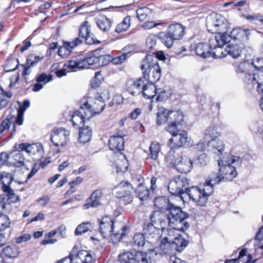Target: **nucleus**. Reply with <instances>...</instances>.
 <instances>
[{"label": "nucleus", "mask_w": 263, "mask_h": 263, "mask_svg": "<svg viewBox=\"0 0 263 263\" xmlns=\"http://www.w3.org/2000/svg\"><path fill=\"white\" fill-rule=\"evenodd\" d=\"M222 179L223 177L219 172L212 173L207 177L203 189L197 186H192L187 190L190 199L197 205H205L208 197L213 192L214 186L219 183Z\"/></svg>", "instance_id": "1"}, {"label": "nucleus", "mask_w": 263, "mask_h": 263, "mask_svg": "<svg viewBox=\"0 0 263 263\" xmlns=\"http://www.w3.org/2000/svg\"><path fill=\"white\" fill-rule=\"evenodd\" d=\"M127 227L115 223L111 218L103 217L100 222L99 232L104 238L114 237L116 241H120L125 235Z\"/></svg>", "instance_id": "2"}, {"label": "nucleus", "mask_w": 263, "mask_h": 263, "mask_svg": "<svg viewBox=\"0 0 263 263\" xmlns=\"http://www.w3.org/2000/svg\"><path fill=\"white\" fill-rule=\"evenodd\" d=\"M103 58V56L99 58L95 56L92 53H83L72 57L65 63L64 66L71 69L72 71H76L77 69L88 68L90 65L97 64L100 59Z\"/></svg>", "instance_id": "3"}, {"label": "nucleus", "mask_w": 263, "mask_h": 263, "mask_svg": "<svg viewBox=\"0 0 263 263\" xmlns=\"http://www.w3.org/2000/svg\"><path fill=\"white\" fill-rule=\"evenodd\" d=\"M165 161L170 166L175 168L181 173L190 172L193 167V162L191 159L185 156H179L176 155V151L171 149L165 156Z\"/></svg>", "instance_id": "4"}, {"label": "nucleus", "mask_w": 263, "mask_h": 263, "mask_svg": "<svg viewBox=\"0 0 263 263\" xmlns=\"http://www.w3.org/2000/svg\"><path fill=\"white\" fill-rule=\"evenodd\" d=\"M164 217V214L159 211H155L151 215L150 218L153 222L156 223L160 222L162 229V235H163L161 243L160 248L162 250H165L166 248L171 246V243L173 241L175 236V230L172 228L168 227V228L163 227V222L162 218Z\"/></svg>", "instance_id": "5"}, {"label": "nucleus", "mask_w": 263, "mask_h": 263, "mask_svg": "<svg viewBox=\"0 0 263 263\" xmlns=\"http://www.w3.org/2000/svg\"><path fill=\"white\" fill-rule=\"evenodd\" d=\"M240 163V158L237 156H231L227 160H219V172L223 177V179L226 178L232 180L235 178L237 175L236 167L239 165Z\"/></svg>", "instance_id": "6"}, {"label": "nucleus", "mask_w": 263, "mask_h": 263, "mask_svg": "<svg viewBox=\"0 0 263 263\" xmlns=\"http://www.w3.org/2000/svg\"><path fill=\"white\" fill-rule=\"evenodd\" d=\"M206 26L208 30L212 33L227 31L231 28L228 20L222 15L217 13L207 17Z\"/></svg>", "instance_id": "7"}, {"label": "nucleus", "mask_w": 263, "mask_h": 263, "mask_svg": "<svg viewBox=\"0 0 263 263\" xmlns=\"http://www.w3.org/2000/svg\"><path fill=\"white\" fill-rule=\"evenodd\" d=\"M96 114L88 102L84 103L80 106L79 110L74 111L71 117V121L73 126L76 127L83 124L86 120H88Z\"/></svg>", "instance_id": "8"}, {"label": "nucleus", "mask_w": 263, "mask_h": 263, "mask_svg": "<svg viewBox=\"0 0 263 263\" xmlns=\"http://www.w3.org/2000/svg\"><path fill=\"white\" fill-rule=\"evenodd\" d=\"M227 31L221 32L219 33H216V35L210 38V45L212 47H214L215 49L218 47V49L216 51L218 53H220V54H217L216 52H213V57L215 58H221L224 57L223 55V51L221 47L224 45L230 42L232 39L231 33H227Z\"/></svg>", "instance_id": "9"}, {"label": "nucleus", "mask_w": 263, "mask_h": 263, "mask_svg": "<svg viewBox=\"0 0 263 263\" xmlns=\"http://www.w3.org/2000/svg\"><path fill=\"white\" fill-rule=\"evenodd\" d=\"M14 172L8 173L6 172H0V182L2 183V190L6 193L10 202H16L19 200L13 190L10 187L11 183L14 180Z\"/></svg>", "instance_id": "10"}, {"label": "nucleus", "mask_w": 263, "mask_h": 263, "mask_svg": "<svg viewBox=\"0 0 263 263\" xmlns=\"http://www.w3.org/2000/svg\"><path fill=\"white\" fill-rule=\"evenodd\" d=\"M70 132L64 128L54 129L51 134L50 140L57 147L64 146L69 141Z\"/></svg>", "instance_id": "11"}, {"label": "nucleus", "mask_w": 263, "mask_h": 263, "mask_svg": "<svg viewBox=\"0 0 263 263\" xmlns=\"http://www.w3.org/2000/svg\"><path fill=\"white\" fill-rule=\"evenodd\" d=\"M174 133H170L172 138L170 139L168 144L171 149H174L176 147H180L188 145L187 133L184 130L177 129Z\"/></svg>", "instance_id": "12"}, {"label": "nucleus", "mask_w": 263, "mask_h": 263, "mask_svg": "<svg viewBox=\"0 0 263 263\" xmlns=\"http://www.w3.org/2000/svg\"><path fill=\"white\" fill-rule=\"evenodd\" d=\"M170 123L165 129L170 133H174L182 125L184 121V116L180 111H171L170 115Z\"/></svg>", "instance_id": "13"}, {"label": "nucleus", "mask_w": 263, "mask_h": 263, "mask_svg": "<svg viewBox=\"0 0 263 263\" xmlns=\"http://www.w3.org/2000/svg\"><path fill=\"white\" fill-rule=\"evenodd\" d=\"M79 36L82 39H84L87 44H98L101 43L91 32L90 25L89 22L86 21L83 22L80 26Z\"/></svg>", "instance_id": "14"}, {"label": "nucleus", "mask_w": 263, "mask_h": 263, "mask_svg": "<svg viewBox=\"0 0 263 263\" xmlns=\"http://www.w3.org/2000/svg\"><path fill=\"white\" fill-rule=\"evenodd\" d=\"M158 65V63L157 58L154 55H147L141 61L140 66L143 77L146 79L152 69Z\"/></svg>", "instance_id": "15"}, {"label": "nucleus", "mask_w": 263, "mask_h": 263, "mask_svg": "<svg viewBox=\"0 0 263 263\" xmlns=\"http://www.w3.org/2000/svg\"><path fill=\"white\" fill-rule=\"evenodd\" d=\"M232 39L237 44H243L249 39L250 30L236 27L231 31Z\"/></svg>", "instance_id": "16"}, {"label": "nucleus", "mask_w": 263, "mask_h": 263, "mask_svg": "<svg viewBox=\"0 0 263 263\" xmlns=\"http://www.w3.org/2000/svg\"><path fill=\"white\" fill-rule=\"evenodd\" d=\"M146 79L144 77L136 80H128L126 84V88L128 92L133 96H137L141 94V90Z\"/></svg>", "instance_id": "17"}, {"label": "nucleus", "mask_w": 263, "mask_h": 263, "mask_svg": "<svg viewBox=\"0 0 263 263\" xmlns=\"http://www.w3.org/2000/svg\"><path fill=\"white\" fill-rule=\"evenodd\" d=\"M143 232L149 242L154 243L160 238V229H157L152 223L145 224Z\"/></svg>", "instance_id": "18"}, {"label": "nucleus", "mask_w": 263, "mask_h": 263, "mask_svg": "<svg viewBox=\"0 0 263 263\" xmlns=\"http://www.w3.org/2000/svg\"><path fill=\"white\" fill-rule=\"evenodd\" d=\"M210 45V39L209 41V44L199 43L195 48L194 51L196 54L199 57L206 58L210 57L214 49H216L214 47H212Z\"/></svg>", "instance_id": "19"}, {"label": "nucleus", "mask_w": 263, "mask_h": 263, "mask_svg": "<svg viewBox=\"0 0 263 263\" xmlns=\"http://www.w3.org/2000/svg\"><path fill=\"white\" fill-rule=\"evenodd\" d=\"M109 149L111 151L120 152L124 149V140L122 136L114 135L108 140Z\"/></svg>", "instance_id": "20"}, {"label": "nucleus", "mask_w": 263, "mask_h": 263, "mask_svg": "<svg viewBox=\"0 0 263 263\" xmlns=\"http://www.w3.org/2000/svg\"><path fill=\"white\" fill-rule=\"evenodd\" d=\"M168 214L167 215L168 221L174 220L177 218H187L188 215L184 212L182 209L177 206L173 204L172 206L168 210Z\"/></svg>", "instance_id": "21"}, {"label": "nucleus", "mask_w": 263, "mask_h": 263, "mask_svg": "<svg viewBox=\"0 0 263 263\" xmlns=\"http://www.w3.org/2000/svg\"><path fill=\"white\" fill-rule=\"evenodd\" d=\"M184 27L179 23L170 25L167 29V32L171 34L172 37L176 40L182 38L184 33Z\"/></svg>", "instance_id": "22"}, {"label": "nucleus", "mask_w": 263, "mask_h": 263, "mask_svg": "<svg viewBox=\"0 0 263 263\" xmlns=\"http://www.w3.org/2000/svg\"><path fill=\"white\" fill-rule=\"evenodd\" d=\"M132 185L128 181H122L112 189L114 195L119 198L130 192Z\"/></svg>", "instance_id": "23"}, {"label": "nucleus", "mask_w": 263, "mask_h": 263, "mask_svg": "<svg viewBox=\"0 0 263 263\" xmlns=\"http://www.w3.org/2000/svg\"><path fill=\"white\" fill-rule=\"evenodd\" d=\"M174 179L175 182L177 183V186L180 195V198L182 199V195L184 194H186L189 196L187 190L191 187H188V179L185 177L181 176L174 177Z\"/></svg>", "instance_id": "24"}, {"label": "nucleus", "mask_w": 263, "mask_h": 263, "mask_svg": "<svg viewBox=\"0 0 263 263\" xmlns=\"http://www.w3.org/2000/svg\"><path fill=\"white\" fill-rule=\"evenodd\" d=\"M248 81L253 85L257 84V91L258 92L263 91V71L258 70L253 74H248Z\"/></svg>", "instance_id": "25"}, {"label": "nucleus", "mask_w": 263, "mask_h": 263, "mask_svg": "<svg viewBox=\"0 0 263 263\" xmlns=\"http://www.w3.org/2000/svg\"><path fill=\"white\" fill-rule=\"evenodd\" d=\"M187 218H177L168 222V227L179 231L184 232L190 227L189 223L186 221Z\"/></svg>", "instance_id": "26"}, {"label": "nucleus", "mask_w": 263, "mask_h": 263, "mask_svg": "<svg viewBox=\"0 0 263 263\" xmlns=\"http://www.w3.org/2000/svg\"><path fill=\"white\" fill-rule=\"evenodd\" d=\"M79 129V141L80 143H86L89 142L92 136L91 128L88 125L83 124L82 127L78 126Z\"/></svg>", "instance_id": "27"}, {"label": "nucleus", "mask_w": 263, "mask_h": 263, "mask_svg": "<svg viewBox=\"0 0 263 263\" xmlns=\"http://www.w3.org/2000/svg\"><path fill=\"white\" fill-rule=\"evenodd\" d=\"M156 91L157 89L154 83L150 82L149 83L145 84V83H144L141 90V94H142L145 98L151 99L154 98L157 94Z\"/></svg>", "instance_id": "28"}, {"label": "nucleus", "mask_w": 263, "mask_h": 263, "mask_svg": "<svg viewBox=\"0 0 263 263\" xmlns=\"http://www.w3.org/2000/svg\"><path fill=\"white\" fill-rule=\"evenodd\" d=\"M52 80V76L47 75L45 73H42L39 76L36 77L35 83L32 88L33 91L36 92L40 91L43 87V85L50 82Z\"/></svg>", "instance_id": "29"}, {"label": "nucleus", "mask_w": 263, "mask_h": 263, "mask_svg": "<svg viewBox=\"0 0 263 263\" xmlns=\"http://www.w3.org/2000/svg\"><path fill=\"white\" fill-rule=\"evenodd\" d=\"M76 263H93L96 261L95 257L87 251H79L76 256Z\"/></svg>", "instance_id": "30"}, {"label": "nucleus", "mask_w": 263, "mask_h": 263, "mask_svg": "<svg viewBox=\"0 0 263 263\" xmlns=\"http://www.w3.org/2000/svg\"><path fill=\"white\" fill-rule=\"evenodd\" d=\"M207 145L208 150L213 151L214 153H216L215 151H217L221 153L224 149V145L222 141L217 138L213 139V140H208Z\"/></svg>", "instance_id": "31"}, {"label": "nucleus", "mask_w": 263, "mask_h": 263, "mask_svg": "<svg viewBox=\"0 0 263 263\" xmlns=\"http://www.w3.org/2000/svg\"><path fill=\"white\" fill-rule=\"evenodd\" d=\"M170 111L164 108H160L157 114V124L159 125L170 123Z\"/></svg>", "instance_id": "32"}, {"label": "nucleus", "mask_w": 263, "mask_h": 263, "mask_svg": "<svg viewBox=\"0 0 263 263\" xmlns=\"http://www.w3.org/2000/svg\"><path fill=\"white\" fill-rule=\"evenodd\" d=\"M188 244L189 241L185 240L181 236L178 235L175 237L171 245L177 251L180 252L186 247Z\"/></svg>", "instance_id": "33"}, {"label": "nucleus", "mask_w": 263, "mask_h": 263, "mask_svg": "<svg viewBox=\"0 0 263 263\" xmlns=\"http://www.w3.org/2000/svg\"><path fill=\"white\" fill-rule=\"evenodd\" d=\"M154 204L160 209L168 211L173 204L170 202L167 197L161 196L155 199Z\"/></svg>", "instance_id": "34"}, {"label": "nucleus", "mask_w": 263, "mask_h": 263, "mask_svg": "<svg viewBox=\"0 0 263 263\" xmlns=\"http://www.w3.org/2000/svg\"><path fill=\"white\" fill-rule=\"evenodd\" d=\"M119 158L116 162V168L117 173L124 172L127 168L128 162L126 156L122 153L119 154Z\"/></svg>", "instance_id": "35"}, {"label": "nucleus", "mask_w": 263, "mask_h": 263, "mask_svg": "<svg viewBox=\"0 0 263 263\" xmlns=\"http://www.w3.org/2000/svg\"><path fill=\"white\" fill-rule=\"evenodd\" d=\"M89 102L91 104L90 106L95 111V113L99 114L102 112L105 106V104L104 103L103 101L100 100L98 97L96 96L94 99H90Z\"/></svg>", "instance_id": "36"}, {"label": "nucleus", "mask_w": 263, "mask_h": 263, "mask_svg": "<svg viewBox=\"0 0 263 263\" xmlns=\"http://www.w3.org/2000/svg\"><path fill=\"white\" fill-rule=\"evenodd\" d=\"M159 38L161 42L168 48L172 47L175 39L172 37L169 32H161L159 34Z\"/></svg>", "instance_id": "37"}, {"label": "nucleus", "mask_w": 263, "mask_h": 263, "mask_svg": "<svg viewBox=\"0 0 263 263\" xmlns=\"http://www.w3.org/2000/svg\"><path fill=\"white\" fill-rule=\"evenodd\" d=\"M98 27L103 31H108L111 27V22L109 19L105 16H101L97 20Z\"/></svg>", "instance_id": "38"}, {"label": "nucleus", "mask_w": 263, "mask_h": 263, "mask_svg": "<svg viewBox=\"0 0 263 263\" xmlns=\"http://www.w3.org/2000/svg\"><path fill=\"white\" fill-rule=\"evenodd\" d=\"M10 221L9 217L6 215H0V241L4 238V234L3 231L9 227Z\"/></svg>", "instance_id": "39"}, {"label": "nucleus", "mask_w": 263, "mask_h": 263, "mask_svg": "<svg viewBox=\"0 0 263 263\" xmlns=\"http://www.w3.org/2000/svg\"><path fill=\"white\" fill-rule=\"evenodd\" d=\"M118 258L119 260L122 263H135L136 253L133 254L130 252H125L120 254Z\"/></svg>", "instance_id": "40"}, {"label": "nucleus", "mask_w": 263, "mask_h": 263, "mask_svg": "<svg viewBox=\"0 0 263 263\" xmlns=\"http://www.w3.org/2000/svg\"><path fill=\"white\" fill-rule=\"evenodd\" d=\"M225 51L227 54L232 57L234 59H237L241 54V48L238 45H228Z\"/></svg>", "instance_id": "41"}, {"label": "nucleus", "mask_w": 263, "mask_h": 263, "mask_svg": "<svg viewBox=\"0 0 263 263\" xmlns=\"http://www.w3.org/2000/svg\"><path fill=\"white\" fill-rule=\"evenodd\" d=\"M136 193L139 199L142 201L147 200L149 195V191L142 183L138 184L136 189Z\"/></svg>", "instance_id": "42"}, {"label": "nucleus", "mask_w": 263, "mask_h": 263, "mask_svg": "<svg viewBox=\"0 0 263 263\" xmlns=\"http://www.w3.org/2000/svg\"><path fill=\"white\" fill-rule=\"evenodd\" d=\"M161 69L159 66H155L154 69H152L148 76L146 77V81L147 80L152 83L158 81L161 77Z\"/></svg>", "instance_id": "43"}, {"label": "nucleus", "mask_w": 263, "mask_h": 263, "mask_svg": "<svg viewBox=\"0 0 263 263\" xmlns=\"http://www.w3.org/2000/svg\"><path fill=\"white\" fill-rule=\"evenodd\" d=\"M135 263H152L151 256L146 252L137 251L136 252Z\"/></svg>", "instance_id": "44"}, {"label": "nucleus", "mask_w": 263, "mask_h": 263, "mask_svg": "<svg viewBox=\"0 0 263 263\" xmlns=\"http://www.w3.org/2000/svg\"><path fill=\"white\" fill-rule=\"evenodd\" d=\"M130 21L131 18L129 16H126L123 20L117 25L116 31L117 33L126 31L130 26Z\"/></svg>", "instance_id": "45"}, {"label": "nucleus", "mask_w": 263, "mask_h": 263, "mask_svg": "<svg viewBox=\"0 0 263 263\" xmlns=\"http://www.w3.org/2000/svg\"><path fill=\"white\" fill-rule=\"evenodd\" d=\"M252 67V64H250L248 62H244L241 63L238 66L237 72L239 73H244L245 78L248 80V74H251V73L249 72V71Z\"/></svg>", "instance_id": "46"}, {"label": "nucleus", "mask_w": 263, "mask_h": 263, "mask_svg": "<svg viewBox=\"0 0 263 263\" xmlns=\"http://www.w3.org/2000/svg\"><path fill=\"white\" fill-rule=\"evenodd\" d=\"M19 252L18 248L15 246H8L3 250V254L8 257H15Z\"/></svg>", "instance_id": "47"}, {"label": "nucleus", "mask_w": 263, "mask_h": 263, "mask_svg": "<svg viewBox=\"0 0 263 263\" xmlns=\"http://www.w3.org/2000/svg\"><path fill=\"white\" fill-rule=\"evenodd\" d=\"M151 14V10L147 7L140 8L137 10V16L141 22L149 18Z\"/></svg>", "instance_id": "48"}, {"label": "nucleus", "mask_w": 263, "mask_h": 263, "mask_svg": "<svg viewBox=\"0 0 263 263\" xmlns=\"http://www.w3.org/2000/svg\"><path fill=\"white\" fill-rule=\"evenodd\" d=\"M92 226L90 222H83L77 227L74 233L76 235H81L82 234L90 230Z\"/></svg>", "instance_id": "49"}, {"label": "nucleus", "mask_w": 263, "mask_h": 263, "mask_svg": "<svg viewBox=\"0 0 263 263\" xmlns=\"http://www.w3.org/2000/svg\"><path fill=\"white\" fill-rule=\"evenodd\" d=\"M19 65L18 59H10L7 61L4 66V70L6 72H11L15 70Z\"/></svg>", "instance_id": "50"}, {"label": "nucleus", "mask_w": 263, "mask_h": 263, "mask_svg": "<svg viewBox=\"0 0 263 263\" xmlns=\"http://www.w3.org/2000/svg\"><path fill=\"white\" fill-rule=\"evenodd\" d=\"M219 135L217 132L216 128L213 126L209 127L205 130L204 139L208 140H213V139L217 138Z\"/></svg>", "instance_id": "51"}, {"label": "nucleus", "mask_w": 263, "mask_h": 263, "mask_svg": "<svg viewBox=\"0 0 263 263\" xmlns=\"http://www.w3.org/2000/svg\"><path fill=\"white\" fill-rule=\"evenodd\" d=\"M149 150L151 159L153 160L157 159L158 154L160 151L159 144L157 142H153L149 147Z\"/></svg>", "instance_id": "52"}, {"label": "nucleus", "mask_w": 263, "mask_h": 263, "mask_svg": "<svg viewBox=\"0 0 263 263\" xmlns=\"http://www.w3.org/2000/svg\"><path fill=\"white\" fill-rule=\"evenodd\" d=\"M146 238L143 233H137L134 236V242L138 247H143L145 243Z\"/></svg>", "instance_id": "53"}, {"label": "nucleus", "mask_w": 263, "mask_h": 263, "mask_svg": "<svg viewBox=\"0 0 263 263\" xmlns=\"http://www.w3.org/2000/svg\"><path fill=\"white\" fill-rule=\"evenodd\" d=\"M167 190L172 195L178 196L180 197V195L177 186V183L175 182L174 178L171 180L168 183Z\"/></svg>", "instance_id": "54"}, {"label": "nucleus", "mask_w": 263, "mask_h": 263, "mask_svg": "<svg viewBox=\"0 0 263 263\" xmlns=\"http://www.w3.org/2000/svg\"><path fill=\"white\" fill-rule=\"evenodd\" d=\"M103 192L101 189L96 190L93 191L90 197V200L95 201L98 204V206L101 205L100 199L103 196Z\"/></svg>", "instance_id": "55"}, {"label": "nucleus", "mask_w": 263, "mask_h": 263, "mask_svg": "<svg viewBox=\"0 0 263 263\" xmlns=\"http://www.w3.org/2000/svg\"><path fill=\"white\" fill-rule=\"evenodd\" d=\"M36 145L33 144H29L27 143H21L18 145V147L17 149L18 151H25L29 154H34V152L33 151L34 147Z\"/></svg>", "instance_id": "56"}, {"label": "nucleus", "mask_w": 263, "mask_h": 263, "mask_svg": "<svg viewBox=\"0 0 263 263\" xmlns=\"http://www.w3.org/2000/svg\"><path fill=\"white\" fill-rule=\"evenodd\" d=\"M11 116H7L6 118L0 124V139L1 138L2 133L7 129H8L10 127V124L11 123V119H13Z\"/></svg>", "instance_id": "57"}, {"label": "nucleus", "mask_w": 263, "mask_h": 263, "mask_svg": "<svg viewBox=\"0 0 263 263\" xmlns=\"http://www.w3.org/2000/svg\"><path fill=\"white\" fill-rule=\"evenodd\" d=\"M71 52L67 47L64 44L62 46H61L58 50V54L62 58L66 57L70 54Z\"/></svg>", "instance_id": "58"}, {"label": "nucleus", "mask_w": 263, "mask_h": 263, "mask_svg": "<svg viewBox=\"0 0 263 263\" xmlns=\"http://www.w3.org/2000/svg\"><path fill=\"white\" fill-rule=\"evenodd\" d=\"M100 100H102L105 103V102L108 101L110 98V92L108 89H104L102 92L97 93L96 95Z\"/></svg>", "instance_id": "59"}, {"label": "nucleus", "mask_w": 263, "mask_h": 263, "mask_svg": "<svg viewBox=\"0 0 263 263\" xmlns=\"http://www.w3.org/2000/svg\"><path fill=\"white\" fill-rule=\"evenodd\" d=\"M120 199V203L124 204V205L130 203L133 201V197L132 196L130 192H127L126 194L123 196V197H121Z\"/></svg>", "instance_id": "60"}, {"label": "nucleus", "mask_w": 263, "mask_h": 263, "mask_svg": "<svg viewBox=\"0 0 263 263\" xmlns=\"http://www.w3.org/2000/svg\"><path fill=\"white\" fill-rule=\"evenodd\" d=\"M31 235L28 234H25L16 237L15 239V241L17 243L25 242L31 239Z\"/></svg>", "instance_id": "61"}, {"label": "nucleus", "mask_w": 263, "mask_h": 263, "mask_svg": "<svg viewBox=\"0 0 263 263\" xmlns=\"http://www.w3.org/2000/svg\"><path fill=\"white\" fill-rule=\"evenodd\" d=\"M252 66L257 70L263 68V58H257L256 60L252 61Z\"/></svg>", "instance_id": "62"}, {"label": "nucleus", "mask_w": 263, "mask_h": 263, "mask_svg": "<svg viewBox=\"0 0 263 263\" xmlns=\"http://www.w3.org/2000/svg\"><path fill=\"white\" fill-rule=\"evenodd\" d=\"M157 93L158 96L156 98V100L158 101H162L165 98H167L166 92L165 90H162L160 89H157Z\"/></svg>", "instance_id": "63"}, {"label": "nucleus", "mask_w": 263, "mask_h": 263, "mask_svg": "<svg viewBox=\"0 0 263 263\" xmlns=\"http://www.w3.org/2000/svg\"><path fill=\"white\" fill-rule=\"evenodd\" d=\"M157 42V38L154 35L149 36L146 40V45L149 48H152Z\"/></svg>", "instance_id": "64"}]
</instances>
